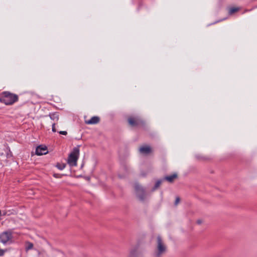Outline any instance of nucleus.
<instances>
[{"label": "nucleus", "mask_w": 257, "mask_h": 257, "mask_svg": "<svg viewBox=\"0 0 257 257\" xmlns=\"http://www.w3.org/2000/svg\"><path fill=\"white\" fill-rule=\"evenodd\" d=\"M18 100V95L10 91H4L0 94V102L7 105H13Z\"/></svg>", "instance_id": "f257e3e1"}, {"label": "nucleus", "mask_w": 257, "mask_h": 257, "mask_svg": "<svg viewBox=\"0 0 257 257\" xmlns=\"http://www.w3.org/2000/svg\"><path fill=\"white\" fill-rule=\"evenodd\" d=\"M79 146H77L73 149L67 159V163L70 166L74 167L77 165V160L79 156Z\"/></svg>", "instance_id": "f03ea898"}, {"label": "nucleus", "mask_w": 257, "mask_h": 257, "mask_svg": "<svg viewBox=\"0 0 257 257\" xmlns=\"http://www.w3.org/2000/svg\"><path fill=\"white\" fill-rule=\"evenodd\" d=\"M167 250V247L164 243L161 237L158 235L157 237V246L156 250L155 253V257H161V255L165 253Z\"/></svg>", "instance_id": "7ed1b4c3"}, {"label": "nucleus", "mask_w": 257, "mask_h": 257, "mask_svg": "<svg viewBox=\"0 0 257 257\" xmlns=\"http://www.w3.org/2000/svg\"><path fill=\"white\" fill-rule=\"evenodd\" d=\"M12 231L10 230L4 231L0 234V242L4 245L10 244L13 240Z\"/></svg>", "instance_id": "20e7f679"}, {"label": "nucleus", "mask_w": 257, "mask_h": 257, "mask_svg": "<svg viewBox=\"0 0 257 257\" xmlns=\"http://www.w3.org/2000/svg\"><path fill=\"white\" fill-rule=\"evenodd\" d=\"M127 121L129 125L132 127L145 125L144 121L139 116H130L127 118Z\"/></svg>", "instance_id": "39448f33"}, {"label": "nucleus", "mask_w": 257, "mask_h": 257, "mask_svg": "<svg viewBox=\"0 0 257 257\" xmlns=\"http://www.w3.org/2000/svg\"><path fill=\"white\" fill-rule=\"evenodd\" d=\"M134 187L138 197L140 200H143L145 196V191L144 189L138 183L135 184Z\"/></svg>", "instance_id": "423d86ee"}, {"label": "nucleus", "mask_w": 257, "mask_h": 257, "mask_svg": "<svg viewBox=\"0 0 257 257\" xmlns=\"http://www.w3.org/2000/svg\"><path fill=\"white\" fill-rule=\"evenodd\" d=\"M48 153L47 148L46 146L40 145L36 148L35 153L37 155H45Z\"/></svg>", "instance_id": "0eeeda50"}, {"label": "nucleus", "mask_w": 257, "mask_h": 257, "mask_svg": "<svg viewBox=\"0 0 257 257\" xmlns=\"http://www.w3.org/2000/svg\"><path fill=\"white\" fill-rule=\"evenodd\" d=\"M139 151L143 155H148L152 152V149L149 146H143L140 148Z\"/></svg>", "instance_id": "6e6552de"}, {"label": "nucleus", "mask_w": 257, "mask_h": 257, "mask_svg": "<svg viewBox=\"0 0 257 257\" xmlns=\"http://www.w3.org/2000/svg\"><path fill=\"white\" fill-rule=\"evenodd\" d=\"M178 178L177 173H174L171 175L166 176L164 178V180L168 181L169 183H173L175 179Z\"/></svg>", "instance_id": "1a4fd4ad"}, {"label": "nucleus", "mask_w": 257, "mask_h": 257, "mask_svg": "<svg viewBox=\"0 0 257 257\" xmlns=\"http://www.w3.org/2000/svg\"><path fill=\"white\" fill-rule=\"evenodd\" d=\"M100 121V118L97 116L92 117L89 120L85 121L86 124H97Z\"/></svg>", "instance_id": "9d476101"}, {"label": "nucleus", "mask_w": 257, "mask_h": 257, "mask_svg": "<svg viewBox=\"0 0 257 257\" xmlns=\"http://www.w3.org/2000/svg\"><path fill=\"white\" fill-rule=\"evenodd\" d=\"M49 116L50 118L55 121H58L59 119V115L57 113H50Z\"/></svg>", "instance_id": "9b49d317"}, {"label": "nucleus", "mask_w": 257, "mask_h": 257, "mask_svg": "<svg viewBox=\"0 0 257 257\" xmlns=\"http://www.w3.org/2000/svg\"><path fill=\"white\" fill-rule=\"evenodd\" d=\"M15 213V211L14 210H5L3 211V215H8L9 216L11 214H14Z\"/></svg>", "instance_id": "f8f14e48"}, {"label": "nucleus", "mask_w": 257, "mask_h": 257, "mask_svg": "<svg viewBox=\"0 0 257 257\" xmlns=\"http://www.w3.org/2000/svg\"><path fill=\"white\" fill-rule=\"evenodd\" d=\"M33 244L30 242H27V246L26 247V250L28 251L30 249H31L33 247Z\"/></svg>", "instance_id": "ddd939ff"}, {"label": "nucleus", "mask_w": 257, "mask_h": 257, "mask_svg": "<svg viewBox=\"0 0 257 257\" xmlns=\"http://www.w3.org/2000/svg\"><path fill=\"white\" fill-rule=\"evenodd\" d=\"M66 164L58 163L56 165L57 168L60 170H62L66 167Z\"/></svg>", "instance_id": "4468645a"}, {"label": "nucleus", "mask_w": 257, "mask_h": 257, "mask_svg": "<svg viewBox=\"0 0 257 257\" xmlns=\"http://www.w3.org/2000/svg\"><path fill=\"white\" fill-rule=\"evenodd\" d=\"M239 9L237 8H231L230 9H229V14L231 15L236 12H237L238 11Z\"/></svg>", "instance_id": "2eb2a0df"}, {"label": "nucleus", "mask_w": 257, "mask_h": 257, "mask_svg": "<svg viewBox=\"0 0 257 257\" xmlns=\"http://www.w3.org/2000/svg\"><path fill=\"white\" fill-rule=\"evenodd\" d=\"M162 183V181L161 180H158L156 183H155V185L154 187V188H153V190H155L156 189H157L161 185Z\"/></svg>", "instance_id": "dca6fc26"}, {"label": "nucleus", "mask_w": 257, "mask_h": 257, "mask_svg": "<svg viewBox=\"0 0 257 257\" xmlns=\"http://www.w3.org/2000/svg\"><path fill=\"white\" fill-rule=\"evenodd\" d=\"M52 131L53 132H56V129L55 128V123L54 122L52 124Z\"/></svg>", "instance_id": "f3484780"}, {"label": "nucleus", "mask_w": 257, "mask_h": 257, "mask_svg": "<svg viewBox=\"0 0 257 257\" xmlns=\"http://www.w3.org/2000/svg\"><path fill=\"white\" fill-rule=\"evenodd\" d=\"M180 201V198L179 197H177L176 198L175 201V205H177L179 203Z\"/></svg>", "instance_id": "a211bd4d"}, {"label": "nucleus", "mask_w": 257, "mask_h": 257, "mask_svg": "<svg viewBox=\"0 0 257 257\" xmlns=\"http://www.w3.org/2000/svg\"><path fill=\"white\" fill-rule=\"evenodd\" d=\"M136 254V250H132L130 252L131 256H135Z\"/></svg>", "instance_id": "6ab92c4d"}, {"label": "nucleus", "mask_w": 257, "mask_h": 257, "mask_svg": "<svg viewBox=\"0 0 257 257\" xmlns=\"http://www.w3.org/2000/svg\"><path fill=\"white\" fill-rule=\"evenodd\" d=\"M59 134L63 135H66L67 134V132L66 131H59Z\"/></svg>", "instance_id": "aec40b11"}, {"label": "nucleus", "mask_w": 257, "mask_h": 257, "mask_svg": "<svg viewBox=\"0 0 257 257\" xmlns=\"http://www.w3.org/2000/svg\"><path fill=\"white\" fill-rule=\"evenodd\" d=\"M141 6H142V3L140 2V3H139V8H138V10H139V9H140V7H141Z\"/></svg>", "instance_id": "412c9836"}, {"label": "nucleus", "mask_w": 257, "mask_h": 257, "mask_svg": "<svg viewBox=\"0 0 257 257\" xmlns=\"http://www.w3.org/2000/svg\"><path fill=\"white\" fill-rule=\"evenodd\" d=\"M197 223H198V224H200V223H201V221L200 220H198L197 221Z\"/></svg>", "instance_id": "4be33fe9"}, {"label": "nucleus", "mask_w": 257, "mask_h": 257, "mask_svg": "<svg viewBox=\"0 0 257 257\" xmlns=\"http://www.w3.org/2000/svg\"><path fill=\"white\" fill-rule=\"evenodd\" d=\"M53 176H54V177H55V178H57V174H54V175H53Z\"/></svg>", "instance_id": "5701e85b"}]
</instances>
